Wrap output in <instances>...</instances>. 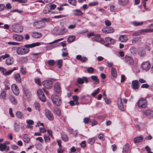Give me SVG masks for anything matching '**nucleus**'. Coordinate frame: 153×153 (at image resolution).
Segmentation results:
<instances>
[{
  "label": "nucleus",
  "instance_id": "12",
  "mask_svg": "<svg viewBox=\"0 0 153 153\" xmlns=\"http://www.w3.org/2000/svg\"><path fill=\"white\" fill-rule=\"evenodd\" d=\"M33 25L34 27L37 29L41 28L44 27L43 25V22L41 21L35 22L33 23Z\"/></svg>",
  "mask_w": 153,
  "mask_h": 153
},
{
  "label": "nucleus",
  "instance_id": "55",
  "mask_svg": "<svg viewBox=\"0 0 153 153\" xmlns=\"http://www.w3.org/2000/svg\"><path fill=\"white\" fill-rule=\"evenodd\" d=\"M35 83L38 85H41V84L40 81V79L39 78H36L34 79Z\"/></svg>",
  "mask_w": 153,
  "mask_h": 153
},
{
  "label": "nucleus",
  "instance_id": "56",
  "mask_svg": "<svg viewBox=\"0 0 153 153\" xmlns=\"http://www.w3.org/2000/svg\"><path fill=\"white\" fill-rule=\"evenodd\" d=\"M20 71L23 75H25L26 74V71L24 68L22 66H21V67Z\"/></svg>",
  "mask_w": 153,
  "mask_h": 153
},
{
  "label": "nucleus",
  "instance_id": "41",
  "mask_svg": "<svg viewBox=\"0 0 153 153\" xmlns=\"http://www.w3.org/2000/svg\"><path fill=\"white\" fill-rule=\"evenodd\" d=\"M23 140L25 142L28 143L30 140V138L27 137V135L25 134L23 137Z\"/></svg>",
  "mask_w": 153,
  "mask_h": 153
},
{
  "label": "nucleus",
  "instance_id": "44",
  "mask_svg": "<svg viewBox=\"0 0 153 153\" xmlns=\"http://www.w3.org/2000/svg\"><path fill=\"white\" fill-rule=\"evenodd\" d=\"M130 51L131 53L133 54H134L136 53L137 50L136 48L134 47H132L130 49Z\"/></svg>",
  "mask_w": 153,
  "mask_h": 153
},
{
  "label": "nucleus",
  "instance_id": "8",
  "mask_svg": "<svg viewBox=\"0 0 153 153\" xmlns=\"http://www.w3.org/2000/svg\"><path fill=\"white\" fill-rule=\"evenodd\" d=\"M117 103L120 110L122 111H124L125 109L121 98L118 97L117 100Z\"/></svg>",
  "mask_w": 153,
  "mask_h": 153
},
{
  "label": "nucleus",
  "instance_id": "27",
  "mask_svg": "<svg viewBox=\"0 0 153 153\" xmlns=\"http://www.w3.org/2000/svg\"><path fill=\"white\" fill-rule=\"evenodd\" d=\"M16 117L20 119L24 118V115L22 113L19 111H17L16 112Z\"/></svg>",
  "mask_w": 153,
  "mask_h": 153
},
{
  "label": "nucleus",
  "instance_id": "46",
  "mask_svg": "<svg viewBox=\"0 0 153 153\" xmlns=\"http://www.w3.org/2000/svg\"><path fill=\"white\" fill-rule=\"evenodd\" d=\"M62 138L63 141L65 142H67L68 139V138L67 135L65 134H62Z\"/></svg>",
  "mask_w": 153,
  "mask_h": 153
},
{
  "label": "nucleus",
  "instance_id": "32",
  "mask_svg": "<svg viewBox=\"0 0 153 153\" xmlns=\"http://www.w3.org/2000/svg\"><path fill=\"white\" fill-rule=\"evenodd\" d=\"M37 94L39 99H41V97H43V95L44 96V94H43L42 90L41 89H39L37 91Z\"/></svg>",
  "mask_w": 153,
  "mask_h": 153
},
{
  "label": "nucleus",
  "instance_id": "31",
  "mask_svg": "<svg viewBox=\"0 0 153 153\" xmlns=\"http://www.w3.org/2000/svg\"><path fill=\"white\" fill-rule=\"evenodd\" d=\"M111 74L112 76L116 78L117 76V72L116 69L114 68H112L111 70Z\"/></svg>",
  "mask_w": 153,
  "mask_h": 153
},
{
  "label": "nucleus",
  "instance_id": "14",
  "mask_svg": "<svg viewBox=\"0 0 153 153\" xmlns=\"http://www.w3.org/2000/svg\"><path fill=\"white\" fill-rule=\"evenodd\" d=\"M13 39L18 41H22L23 39V37L19 34H15L13 36Z\"/></svg>",
  "mask_w": 153,
  "mask_h": 153
},
{
  "label": "nucleus",
  "instance_id": "30",
  "mask_svg": "<svg viewBox=\"0 0 153 153\" xmlns=\"http://www.w3.org/2000/svg\"><path fill=\"white\" fill-rule=\"evenodd\" d=\"M91 78L93 81H95V83L98 84L99 83L100 81L98 79L97 77L96 76H92Z\"/></svg>",
  "mask_w": 153,
  "mask_h": 153
},
{
  "label": "nucleus",
  "instance_id": "40",
  "mask_svg": "<svg viewBox=\"0 0 153 153\" xmlns=\"http://www.w3.org/2000/svg\"><path fill=\"white\" fill-rule=\"evenodd\" d=\"M75 36H71L68 37L67 41L68 42H72L75 40Z\"/></svg>",
  "mask_w": 153,
  "mask_h": 153
},
{
  "label": "nucleus",
  "instance_id": "2",
  "mask_svg": "<svg viewBox=\"0 0 153 153\" xmlns=\"http://www.w3.org/2000/svg\"><path fill=\"white\" fill-rule=\"evenodd\" d=\"M30 51L28 48L19 47L16 50V52L19 55H23L28 53Z\"/></svg>",
  "mask_w": 153,
  "mask_h": 153
},
{
  "label": "nucleus",
  "instance_id": "61",
  "mask_svg": "<svg viewBox=\"0 0 153 153\" xmlns=\"http://www.w3.org/2000/svg\"><path fill=\"white\" fill-rule=\"evenodd\" d=\"M68 1L70 4L73 5H76V1L75 0H68Z\"/></svg>",
  "mask_w": 153,
  "mask_h": 153
},
{
  "label": "nucleus",
  "instance_id": "26",
  "mask_svg": "<svg viewBox=\"0 0 153 153\" xmlns=\"http://www.w3.org/2000/svg\"><path fill=\"white\" fill-rule=\"evenodd\" d=\"M128 2V0H119L118 3L121 5H125L127 4Z\"/></svg>",
  "mask_w": 153,
  "mask_h": 153
},
{
  "label": "nucleus",
  "instance_id": "7",
  "mask_svg": "<svg viewBox=\"0 0 153 153\" xmlns=\"http://www.w3.org/2000/svg\"><path fill=\"white\" fill-rule=\"evenodd\" d=\"M42 84L45 88L50 89L52 87L53 82L51 80H46L43 82Z\"/></svg>",
  "mask_w": 153,
  "mask_h": 153
},
{
  "label": "nucleus",
  "instance_id": "60",
  "mask_svg": "<svg viewBox=\"0 0 153 153\" xmlns=\"http://www.w3.org/2000/svg\"><path fill=\"white\" fill-rule=\"evenodd\" d=\"M94 69L92 67H90L88 68L87 69V72L89 73H92L94 71Z\"/></svg>",
  "mask_w": 153,
  "mask_h": 153
},
{
  "label": "nucleus",
  "instance_id": "57",
  "mask_svg": "<svg viewBox=\"0 0 153 153\" xmlns=\"http://www.w3.org/2000/svg\"><path fill=\"white\" fill-rule=\"evenodd\" d=\"M48 63L50 66H53L55 64V61L54 60H50L48 61Z\"/></svg>",
  "mask_w": 153,
  "mask_h": 153
},
{
  "label": "nucleus",
  "instance_id": "25",
  "mask_svg": "<svg viewBox=\"0 0 153 153\" xmlns=\"http://www.w3.org/2000/svg\"><path fill=\"white\" fill-rule=\"evenodd\" d=\"M105 40L107 42H109L111 44H114L115 42L114 40L109 37H106Z\"/></svg>",
  "mask_w": 153,
  "mask_h": 153
},
{
  "label": "nucleus",
  "instance_id": "24",
  "mask_svg": "<svg viewBox=\"0 0 153 153\" xmlns=\"http://www.w3.org/2000/svg\"><path fill=\"white\" fill-rule=\"evenodd\" d=\"M143 141V138L141 136L135 137L134 139V142L135 143L141 142Z\"/></svg>",
  "mask_w": 153,
  "mask_h": 153
},
{
  "label": "nucleus",
  "instance_id": "29",
  "mask_svg": "<svg viewBox=\"0 0 153 153\" xmlns=\"http://www.w3.org/2000/svg\"><path fill=\"white\" fill-rule=\"evenodd\" d=\"M6 92L5 91H2L0 94V98L4 100L6 99Z\"/></svg>",
  "mask_w": 153,
  "mask_h": 153
},
{
  "label": "nucleus",
  "instance_id": "35",
  "mask_svg": "<svg viewBox=\"0 0 153 153\" xmlns=\"http://www.w3.org/2000/svg\"><path fill=\"white\" fill-rule=\"evenodd\" d=\"M54 111L57 115L59 116L61 115V111L57 107H54Z\"/></svg>",
  "mask_w": 153,
  "mask_h": 153
},
{
  "label": "nucleus",
  "instance_id": "58",
  "mask_svg": "<svg viewBox=\"0 0 153 153\" xmlns=\"http://www.w3.org/2000/svg\"><path fill=\"white\" fill-rule=\"evenodd\" d=\"M68 31V30L65 28H63L61 30L60 34H64L67 33Z\"/></svg>",
  "mask_w": 153,
  "mask_h": 153
},
{
  "label": "nucleus",
  "instance_id": "51",
  "mask_svg": "<svg viewBox=\"0 0 153 153\" xmlns=\"http://www.w3.org/2000/svg\"><path fill=\"white\" fill-rule=\"evenodd\" d=\"M98 4V3L97 1L89 3L88 4V5L89 6H93L97 5Z\"/></svg>",
  "mask_w": 153,
  "mask_h": 153
},
{
  "label": "nucleus",
  "instance_id": "62",
  "mask_svg": "<svg viewBox=\"0 0 153 153\" xmlns=\"http://www.w3.org/2000/svg\"><path fill=\"white\" fill-rule=\"evenodd\" d=\"M12 72V71L11 70H9L8 71H7L6 70L5 71L4 73V75L6 76L10 74Z\"/></svg>",
  "mask_w": 153,
  "mask_h": 153
},
{
  "label": "nucleus",
  "instance_id": "21",
  "mask_svg": "<svg viewBox=\"0 0 153 153\" xmlns=\"http://www.w3.org/2000/svg\"><path fill=\"white\" fill-rule=\"evenodd\" d=\"M14 62V59L13 58L10 57L7 59L5 61L6 64L8 65H12Z\"/></svg>",
  "mask_w": 153,
  "mask_h": 153
},
{
  "label": "nucleus",
  "instance_id": "4",
  "mask_svg": "<svg viewBox=\"0 0 153 153\" xmlns=\"http://www.w3.org/2000/svg\"><path fill=\"white\" fill-rule=\"evenodd\" d=\"M13 30L16 33H20L22 31L23 28L22 26L18 24H13L12 26Z\"/></svg>",
  "mask_w": 153,
  "mask_h": 153
},
{
  "label": "nucleus",
  "instance_id": "49",
  "mask_svg": "<svg viewBox=\"0 0 153 153\" xmlns=\"http://www.w3.org/2000/svg\"><path fill=\"white\" fill-rule=\"evenodd\" d=\"M34 106L35 108L36 109L38 110V111L40 110V105L39 103L36 102L34 104Z\"/></svg>",
  "mask_w": 153,
  "mask_h": 153
},
{
  "label": "nucleus",
  "instance_id": "59",
  "mask_svg": "<svg viewBox=\"0 0 153 153\" xmlns=\"http://www.w3.org/2000/svg\"><path fill=\"white\" fill-rule=\"evenodd\" d=\"M22 61L24 63H26L28 61V59L26 57H22L21 58Z\"/></svg>",
  "mask_w": 153,
  "mask_h": 153
},
{
  "label": "nucleus",
  "instance_id": "43",
  "mask_svg": "<svg viewBox=\"0 0 153 153\" xmlns=\"http://www.w3.org/2000/svg\"><path fill=\"white\" fill-rule=\"evenodd\" d=\"M146 54V52L144 49H141L138 52V54L141 56H144Z\"/></svg>",
  "mask_w": 153,
  "mask_h": 153
},
{
  "label": "nucleus",
  "instance_id": "33",
  "mask_svg": "<svg viewBox=\"0 0 153 153\" xmlns=\"http://www.w3.org/2000/svg\"><path fill=\"white\" fill-rule=\"evenodd\" d=\"M14 76L16 80L19 82H20L21 80V79L19 74L17 73L15 74Z\"/></svg>",
  "mask_w": 153,
  "mask_h": 153
},
{
  "label": "nucleus",
  "instance_id": "6",
  "mask_svg": "<svg viewBox=\"0 0 153 153\" xmlns=\"http://www.w3.org/2000/svg\"><path fill=\"white\" fill-rule=\"evenodd\" d=\"M92 40L93 41H96L102 44L105 43V41L100 37V34H97L94 35V37L92 38Z\"/></svg>",
  "mask_w": 153,
  "mask_h": 153
},
{
  "label": "nucleus",
  "instance_id": "63",
  "mask_svg": "<svg viewBox=\"0 0 153 153\" xmlns=\"http://www.w3.org/2000/svg\"><path fill=\"white\" fill-rule=\"evenodd\" d=\"M105 25L107 26H109L111 25V22L108 20H105Z\"/></svg>",
  "mask_w": 153,
  "mask_h": 153
},
{
  "label": "nucleus",
  "instance_id": "53",
  "mask_svg": "<svg viewBox=\"0 0 153 153\" xmlns=\"http://www.w3.org/2000/svg\"><path fill=\"white\" fill-rule=\"evenodd\" d=\"M105 102L107 104H110L111 103V101L109 99L107 98L106 97H104L103 98Z\"/></svg>",
  "mask_w": 153,
  "mask_h": 153
},
{
  "label": "nucleus",
  "instance_id": "37",
  "mask_svg": "<svg viewBox=\"0 0 153 153\" xmlns=\"http://www.w3.org/2000/svg\"><path fill=\"white\" fill-rule=\"evenodd\" d=\"M129 147L128 143H126L124 146L123 153H127Z\"/></svg>",
  "mask_w": 153,
  "mask_h": 153
},
{
  "label": "nucleus",
  "instance_id": "45",
  "mask_svg": "<svg viewBox=\"0 0 153 153\" xmlns=\"http://www.w3.org/2000/svg\"><path fill=\"white\" fill-rule=\"evenodd\" d=\"M95 142V139L92 137L88 139V143L91 145L93 144Z\"/></svg>",
  "mask_w": 153,
  "mask_h": 153
},
{
  "label": "nucleus",
  "instance_id": "9",
  "mask_svg": "<svg viewBox=\"0 0 153 153\" xmlns=\"http://www.w3.org/2000/svg\"><path fill=\"white\" fill-rule=\"evenodd\" d=\"M11 87L12 90L14 94L16 96L19 95V91L18 86L16 84H13Z\"/></svg>",
  "mask_w": 153,
  "mask_h": 153
},
{
  "label": "nucleus",
  "instance_id": "28",
  "mask_svg": "<svg viewBox=\"0 0 153 153\" xmlns=\"http://www.w3.org/2000/svg\"><path fill=\"white\" fill-rule=\"evenodd\" d=\"M141 34L143 33H148L153 32V29H141L140 30Z\"/></svg>",
  "mask_w": 153,
  "mask_h": 153
},
{
  "label": "nucleus",
  "instance_id": "34",
  "mask_svg": "<svg viewBox=\"0 0 153 153\" xmlns=\"http://www.w3.org/2000/svg\"><path fill=\"white\" fill-rule=\"evenodd\" d=\"M51 11V9L48 5H46L43 10V12L45 14H48Z\"/></svg>",
  "mask_w": 153,
  "mask_h": 153
},
{
  "label": "nucleus",
  "instance_id": "15",
  "mask_svg": "<svg viewBox=\"0 0 153 153\" xmlns=\"http://www.w3.org/2000/svg\"><path fill=\"white\" fill-rule=\"evenodd\" d=\"M143 113L149 117H153V111L147 109L143 111Z\"/></svg>",
  "mask_w": 153,
  "mask_h": 153
},
{
  "label": "nucleus",
  "instance_id": "22",
  "mask_svg": "<svg viewBox=\"0 0 153 153\" xmlns=\"http://www.w3.org/2000/svg\"><path fill=\"white\" fill-rule=\"evenodd\" d=\"M9 98L10 102L13 104L14 105L17 104V101L13 95H10L9 97Z\"/></svg>",
  "mask_w": 153,
  "mask_h": 153
},
{
  "label": "nucleus",
  "instance_id": "16",
  "mask_svg": "<svg viewBox=\"0 0 153 153\" xmlns=\"http://www.w3.org/2000/svg\"><path fill=\"white\" fill-rule=\"evenodd\" d=\"M41 44L39 42L34 43L32 44L26 45L24 46L25 47L27 48H32L36 46H39Z\"/></svg>",
  "mask_w": 153,
  "mask_h": 153
},
{
  "label": "nucleus",
  "instance_id": "23",
  "mask_svg": "<svg viewBox=\"0 0 153 153\" xmlns=\"http://www.w3.org/2000/svg\"><path fill=\"white\" fill-rule=\"evenodd\" d=\"M42 34L38 32H33L32 33V36L35 38H39L42 36Z\"/></svg>",
  "mask_w": 153,
  "mask_h": 153
},
{
  "label": "nucleus",
  "instance_id": "52",
  "mask_svg": "<svg viewBox=\"0 0 153 153\" xmlns=\"http://www.w3.org/2000/svg\"><path fill=\"white\" fill-rule=\"evenodd\" d=\"M41 53H31V55L32 56H33V57H34V59L35 60H36L38 58V56Z\"/></svg>",
  "mask_w": 153,
  "mask_h": 153
},
{
  "label": "nucleus",
  "instance_id": "19",
  "mask_svg": "<svg viewBox=\"0 0 153 153\" xmlns=\"http://www.w3.org/2000/svg\"><path fill=\"white\" fill-rule=\"evenodd\" d=\"M73 13L74 15L76 16H81L83 14V13L80 10L75 9L73 10Z\"/></svg>",
  "mask_w": 153,
  "mask_h": 153
},
{
  "label": "nucleus",
  "instance_id": "18",
  "mask_svg": "<svg viewBox=\"0 0 153 153\" xmlns=\"http://www.w3.org/2000/svg\"><path fill=\"white\" fill-rule=\"evenodd\" d=\"M119 40L122 42H126L128 40V39L126 35H124L120 36Z\"/></svg>",
  "mask_w": 153,
  "mask_h": 153
},
{
  "label": "nucleus",
  "instance_id": "36",
  "mask_svg": "<svg viewBox=\"0 0 153 153\" xmlns=\"http://www.w3.org/2000/svg\"><path fill=\"white\" fill-rule=\"evenodd\" d=\"M6 147V145L5 143H0V150L1 151H5Z\"/></svg>",
  "mask_w": 153,
  "mask_h": 153
},
{
  "label": "nucleus",
  "instance_id": "50",
  "mask_svg": "<svg viewBox=\"0 0 153 153\" xmlns=\"http://www.w3.org/2000/svg\"><path fill=\"white\" fill-rule=\"evenodd\" d=\"M77 82L79 84H82L84 82L83 77L82 78H78L77 79Z\"/></svg>",
  "mask_w": 153,
  "mask_h": 153
},
{
  "label": "nucleus",
  "instance_id": "64",
  "mask_svg": "<svg viewBox=\"0 0 153 153\" xmlns=\"http://www.w3.org/2000/svg\"><path fill=\"white\" fill-rule=\"evenodd\" d=\"M84 121L86 124H88L90 121V119L88 117H85L84 119Z\"/></svg>",
  "mask_w": 153,
  "mask_h": 153
},
{
  "label": "nucleus",
  "instance_id": "17",
  "mask_svg": "<svg viewBox=\"0 0 153 153\" xmlns=\"http://www.w3.org/2000/svg\"><path fill=\"white\" fill-rule=\"evenodd\" d=\"M54 90L56 93H59L61 92L60 85L58 82L56 83L54 85Z\"/></svg>",
  "mask_w": 153,
  "mask_h": 153
},
{
  "label": "nucleus",
  "instance_id": "11",
  "mask_svg": "<svg viewBox=\"0 0 153 153\" xmlns=\"http://www.w3.org/2000/svg\"><path fill=\"white\" fill-rule=\"evenodd\" d=\"M125 62L131 65H132L134 63L133 59L131 57L126 55L124 58Z\"/></svg>",
  "mask_w": 153,
  "mask_h": 153
},
{
  "label": "nucleus",
  "instance_id": "3",
  "mask_svg": "<svg viewBox=\"0 0 153 153\" xmlns=\"http://www.w3.org/2000/svg\"><path fill=\"white\" fill-rule=\"evenodd\" d=\"M136 105L140 108H145L147 105V101L145 99L141 98L138 101Z\"/></svg>",
  "mask_w": 153,
  "mask_h": 153
},
{
  "label": "nucleus",
  "instance_id": "1",
  "mask_svg": "<svg viewBox=\"0 0 153 153\" xmlns=\"http://www.w3.org/2000/svg\"><path fill=\"white\" fill-rule=\"evenodd\" d=\"M53 103L56 106H60L61 103V99L59 96L56 94L53 95L51 97Z\"/></svg>",
  "mask_w": 153,
  "mask_h": 153
},
{
  "label": "nucleus",
  "instance_id": "42",
  "mask_svg": "<svg viewBox=\"0 0 153 153\" xmlns=\"http://www.w3.org/2000/svg\"><path fill=\"white\" fill-rule=\"evenodd\" d=\"M141 39L140 37H137L133 38L132 40V43L133 44L135 43L136 42L140 40Z\"/></svg>",
  "mask_w": 153,
  "mask_h": 153
},
{
  "label": "nucleus",
  "instance_id": "54",
  "mask_svg": "<svg viewBox=\"0 0 153 153\" xmlns=\"http://www.w3.org/2000/svg\"><path fill=\"white\" fill-rule=\"evenodd\" d=\"M107 29H108V33H113L114 31V29L111 27H107Z\"/></svg>",
  "mask_w": 153,
  "mask_h": 153
},
{
  "label": "nucleus",
  "instance_id": "48",
  "mask_svg": "<svg viewBox=\"0 0 153 153\" xmlns=\"http://www.w3.org/2000/svg\"><path fill=\"white\" fill-rule=\"evenodd\" d=\"M45 140L46 142H49L50 141L51 139L46 134L44 135Z\"/></svg>",
  "mask_w": 153,
  "mask_h": 153
},
{
  "label": "nucleus",
  "instance_id": "13",
  "mask_svg": "<svg viewBox=\"0 0 153 153\" xmlns=\"http://www.w3.org/2000/svg\"><path fill=\"white\" fill-rule=\"evenodd\" d=\"M132 88L134 90L138 89L139 87V82L137 80H133L131 82Z\"/></svg>",
  "mask_w": 153,
  "mask_h": 153
},
{
  "label": "nucleus",
  "instance_id": "10",
  "mask_svg": "<svg viewBox=\"0 0 153 153\" xmlns=\"http://www.w3.org/2000/svg\"><path fill=\"white\" fill-rule=\"evenodd\" d=\"M142 67L143 70L146 71H147L149 70L151 67L150 63L149 61L143 62L142 64Z\"/></svg>",
  "mask_w": 153,
  "mask_h": 153
},
{
  "label": "nucleus",
  "instance_id": "20",
  "mask_svg": "<svg viewBox=\"0 0 153 153\" xmlns=\"http://www.w3.org/2000/svg\"><path fill=\"white\" fill-rule=\"evenodd\" d=\"M76 59L82 62H85L87 60V59L86 57H82L81 55L76 56Z\"/></svg>",
  "mask_w": 153,
  "mask_h": 153
},
{
  "label": "nucleus",
  "instance_id": "38",
  "mask_svg": "<svg viewBox=\"0 0 153 153\" xmlns=\"http://www.w3.org/2000/svg\"><path fill=\"white\" fill-rule=\"evenodd\" d=\"M131 23L135 26H138L142 25L143 23V22H138L136 21H134L131 22Z\"/></svg>",
  "mask_w": 153,
  "mask_h": 153
},
{
  "label": "nucleus",
  "instance_id": "47",
  "mask_svg": "<svg viewBox=\"0 0 153 153\" xmlns=\"http://www.w3.org/2000/svg\"><path fill=\"white\" fill-rule=\"evenodd\" d=\"M14 130L15 131H18L19 130V125L16 123H14Z\"/></svg>",
  "mask_w": 153,
  "mask_h": 153
},
{
  "label": "nucleus",
  "instance_id": "39",
  "mask_svg": "<svg viewBox=\"0 0 153 153\" xmlns=\"http://www.w3.org/2000/svg\"><path fill=\"white\" fill-rule=\"evenodd\" d=\"M23 91L26 96L29 97L30 96V91L28 90L25 88H23Z\"/></svg>",
  "mask_w": 153,
  "mask_h": 153
},
{
  "label": "nucleus",
  "instance_id": "5",
  "mask_svg": "<svg viewBox=\"0 0 153 153\" xmlns=\"http://www.w3.org/2000/svg\"><path fill=\"white\" fill-rule=\"evenodd\" d=\"M45 114L46 117L50 121L53 120L54 119V116L51 111L48 109L45 110Z\"/></svg>",
  "mask_w": 153,
  "mask_h": 153
}]
</instances>
